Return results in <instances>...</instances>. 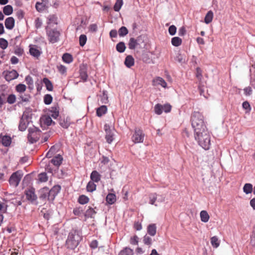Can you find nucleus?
<instances>
[{
	"label": "nucleus",
	"instance_id": "nucleus-57",
	"mask_svg": "<svg viewBox=\"0 0 255 255\" xmlns=\"http://www.w3.org/2000/svg\"><path fill=\"white\" fill-rule=\"evenodd\" d=\"M244 93H245V95L247 96H249L251 95L253 93L252 88L250 86L244 88Z\"/></svg>",
	"mask_w": 255,
	"mask_h": 255
},
{
	"label": "nucleus",
	"instance_id": "nucleus-6",
	"mask_svg": "<svg viewBox=\"0 0 255 255\" xmlns=\"http://www.w3.org/2000/svg\"><path fill=\"white\" fill-rule=\"evenodd\" d=\"M28 139L33 143L36 142L40 137L41 131L35 127L30 128L28 129Z\"/></svg>",
	"mask_w": 255,
	"mask_h": 255
},
{
	"label": "nucleus",
	"instance_id": "nucleus-15",
	"mask_svg": "<svg viewBox=\"0 0 255 255\" xmlns=\"http://www.w3.org/2000/svg\"><path fill=\"white\" fill-rule=\"evenodd\" d=\"M4 24L7 29L11 30L14 26L15 20L12 17H8L5 20Z\"/></svg>",
	"mask_w": 255,
	"mask_h": 255
},
{
	"label": "nucleus",
	"instance_id": "nucleus-55",
	"mask_svg": "<svg viewBox=\"0 0 255 255\" xmlns=\"http://www.w3.org/2000/svg\"><path fill=\"white\" fill-rule=\"evenodd\" d=\"M16 101V97L14 95L11 94L9 95L7 98V102L10 104H12L15 103Z\"/></svg>",
	"mask_w": 255,
	"mask_h": 255
},
{
	"label": "nucleus",
	"instance_id": "nucleus-3",
	"mask_svg": "<svg viewBox=\"0 0 255 255\" xmlns=\"http://www.w3.org/2000/svg\"><path fill=\"white\" fill-rule=\"evenodd\" d=\"M81 240L82 237L78 231L73 230L69 233L66 242V246L67 248L74 250L78 246Z\"/></svg>",
	"mask_w": 255,
	"mask_h": 255
},
{
	"label": "nucleus",
	"instance_id": "nucleus-34",
	"mask_svg": "<svg viewBox=\"0 0 255 255\" xmlns=\"http://www.w3.org/2000/svg\"><path fill=\"white\" fill-rule=\"evenodd\" d=\"M62 60L67 63H70L73 61L72 55L69 53H65L63 55Z\"/></svg>",
	"mask_w": 255,
	"mask_h": 255
},
{
	"label": "nucleus",
	"instance_id": "nucleus-56",
	"mask_svg": "<svg viewBox=\"0 0 255 255\" xmlns=\"http://www.w3.org/2000/svg\"><path fill=\"white\" fill-rule=\"evenodd\" d=\"M48 23L57 24V17L55 15H50L48 17Z\"/></svg>",
	"mask_w": 255,
	"mask_h": 255
},
{
	"label": "nucleus",
	"instance_id": "nucleus-37",
	"mask_svg": "<svg viewBox=\"0 0 255 255\" xmlns=\"http://www.w3.org/2000/svg\"><path fill=\"white\" fill-rule=\"evenodd\" d=\"M126 49V46L125 44V43L123 42H120L119 43L117 44L116 46V49L117 50L120 52L122 53L124 52Z\"/></svg>",
	"mask_w": 255,
	"mask_h": 255
},
{
	"label": "nucleus",
	"instance_id": "nucleus-39",
	"mask_svg": "<svg viewBox=\"0 0 255 255\" xmlns=\"http://www.w3.org/2000/svg\"><path fill=\"white\" fill-rule=\"evenodd\" d=\"M162 105L160 104H156L154 106V112L156 114L160 115L162 113Z\"/></svg>",
	"mask_w": 255,
	"mask_h": 255
},
{
	"label": "nucleus",
	"instance_id": "nucleus-31",
	"mask_svg": "<svg viewBox=\"0 0 255 255\" xmlns=\"http://www.w3.org/2000/svg\"><path fill=\"white\" fill-rule=\"evenodd\" d=\"M3 12L6 15H10L13 12L12 6L10 5H7L3 7Z\"/></svg>",
	"mask_w": 255,
	"mask_h": 255
},
{
	"label": "nucleus",
	"instance_id": "nucleus-58",
	"mask_svg": "<svg viewBox=\"0 0 255 255\" xmlns=\"http://www.w3.org/2000/svg\"><path fill=\"white\" fill-rule=\"evenodd\" d=\"M176 27L174 25H171L168 28V31L170 35H174L176 32Z\"/></svg>",
	"mask_w": 255,
	"mask_h": 255
},
{
	"label": "nucleus",
	"instance_id": "nucleus-32",
	"mask_svg": "<svg viewBox=\"0 0 255 255\" xmlns=\"http://www.w3.org/2000/svg\"><path fill=\"white\" fill-rule=\"evenodd\" d=\"M171 43L174 46H179L182 43V39L179 37H174L171 39Z\"/></svg>",
	"mask_w": 255,
	"mask_h": 255
},
{
	"label": "nucleus",
	"instance_id": "nucleus-30",
	"mask_svg": "<svg viewBox=\"0 0 255 255\" xmlns=\"http://www.w3.org/2000/svg\"><path fill=\"white\" fill-rule=\"evenodd\" d=\"M96 185L94 182L89 181L87 185L86 188L88 192H92L96 189Z\"/></svg>",
	"mask_w": 255,
	"mask_h": 255
},
{
	"label": "nucleus",
	"instance_id": "nucleus-41",
	"mask_svg": "<svg viewBox=\"0 0 255 255\" xmlns=\"http://www.w3.org/2000/svg\"><path fill=\"white\" fill-rule=\"evenodd\" d=\"M57 150V146L55 145L52 146L49 151L47 153L46 156L48 158H50L54 155Z\"/></svg>",
	"mask_w": 255,
	"mask_h": 255
},
{
	"label": "nucleus",
	"instance_id": "nucleus-59",
	"mask_svg": "<svg viewBox=\"0 0 255 255\" xmlns=\"http://www.w3.org/2000/svg\"><path fill=\"white\" fill-rule=\"evenodd\" d=\"M42 192L43 193L41 194L40 196V198H45L47 197H48V189L47 188H44L42 189Z\"/></svg>",
	"mask_w": 255,
	"mask_h": 255
},
{
	"label": "nucleus",
	"instance_id": "nucleus-12",
	"mask_svg": "<svg viewBox=\"0 0 255 255\" xmlns=\"http://www.w3.org/2000/svg\"><path fill=\"white\" fill-rule=\"evenodd\" d=\"M29 53L32 56L38 58L41 54L39 47L36 45L30 46Z\"/></svg>",
	"mask_w": 255,
	"mask_h": 255
},
{
	"label": "nucleus",
	"instance_id": "nucleus-14",
	"mask_svg": "<svg viewBox=\"0 0 255 255\" xmlns=\"http://www.w3.org/2000/svg\"><path fill=\"white\" fill-rule=\"evenodd\" d=\"M18 76V74L16 70H12L10 71H8L5 75V79L8 81H10L12 80L15 79Z\"/></svg>",
	"mask_w": 255,
	"mask_h": 255
},
{
	"label": "nucleus",
	"instance_id": "nucleus-54",
	"mask_svg": "<svg viewBox=\"0 0 255 255\" xmlns=\"http://www.w3.org/2000/svg\"><path fill=\"white\" fill-rule=\"evenodd\" d=\"M26 124L24 122L23 119L22 118L21 120L20 121L19 124V129L21 131H24L26 128Z\"/></svg>",
	"mask_w": 255,
	"mask_h": 255
},
{
	"label": "nucleus",
	"instance_id": "nucleus-51",
	"mask_svg": "<svg viewBox=\"0 0 255 255\" xmlns=\"http://www.w3.org/2000/svg\"><path fill=\"white\" fill-rule=\"evenodd\" d=\"M19 97L21 99L22 101L25 102L29 101V99L30 98V96L29 94H25L24 93L20 94Z\"/></svg>",
	"mask_w": 255,
	"mask_h": 255
},
{
	"label": "nucleus",
	"instance_id": "nucleus-45",
	"mask_svg": "<svg viewBox=\"0 0 255 255\" xmlns=\"http://www.w3.org/2000/svg\"><path fill=\"white\" fill-rule=\"evenodd\" d=\"M53 98L50 94H46L44 97V102L46 105H49L52 102Z\"/></svg>",
	"mask_w": 255,
	"mask_h": 255
},
{
	"label": "nucleus",
	"instance_id": "nucleus-46",
	"mask_svg": "<svg viewBox=\"0 0 255 255\" xmlns=\"http://www.w3.org/2000/svg\"><path fill=\"white\" fill-rule=\"evenodd\" d=\"M143 242L145 245L149 246H150L152 243L151 238L147 235L144 236L143 238Z\"/></svg>",
	"mask_w": 255,
	"mask_h": 255
},
{
	"label": "nucleus",
	"instance_id": "nucleus-22",
	"mask_svg": "<svg viewBox=\"0 0 255 255\" xmlns=\"http://www.w3.org/2000/svg\"><path fill=\"white\" fill-rule=\"evenodd\" d=\"M107 112V107L106 106H102L97 109V116L100 117L105 115Z\"/></svg>",
	"mask_w": 255,
	"mask_h": 255
},
{
	"label": "nucleus",
	"instance_id": "nucleus-61",
	"mask_svg": "<svg viewBox=\"0 0 255 255\" xmlns=\"http://www.w3.org/2000/svg\"><path fill=\"white\" fill-rule=\"evenodd\" d=\"M163 111L165 113H168L170 112L171 109V106L169 104H166L162 106Z\"/></svg>",
	"mask_w": 255,
	"mask_h": 255
},
{
	"label": "nucleus",
	"instance_id": "nucleus-18",
	"mask_svg": "<svg viewBox=\"0 0 255 255\" xmlns=\"http://www.w3.org/2000/svg\"><path fill=\"white\" fill-rule=\"evenodd\" d=\"M96 213L97 212L95 210V209L89 207V208L85 212L84 216L86 218H93Z\"/></svg>",
	"mask_w": 255,
	"mask_h": 255
},
{
	"label": "nucleus",
	"instance_id": "nucleus-64",
	"mask_svg": "<svg viewBox=\"0 0 255 255\" xmlns=\"http://www.w3.org/2000/svg\"><path fill=\"white\" fill-rule=\"evenodd\" d=\"M251 244L255 248V231L253 233L251 237Z\"/></svg>",
	"mask_w": 255,
	"mask_h": 255
},
{
	"label": "nucleus",
	"instance_id": "nucleus-9",
	"mask_svg": "<svg viewBox=\"0 0 255 255\" xmlns=\"http://www.w3.org/2000/svg\"><path fill=\"white\" fill-rule=\"evenodd\" d=\"M25 195L26 199L30 202L31 203H33L37 200V196L35 194V189L33 188L25 190Z\"/></svg>",
	"mask_w": 255,
	"mask_h": 255
},
{
	"label": "nucleus",
	"instance_id": "nucleus-47",
	"mask_svg": "<svg viewBox=\"0 0 255 255\" xmlns=\"http://www.w3.org/2000/svg\"><path fill=\"white\" fill-rule=\"evenodd\" d=\"M128 29L125 27H121L119 30V34L120 36H124L128 33Z\"/></svg>",
	"mask_w": 255,
	"mask_h": 255
},
{
	"label": "nucleus",
	"instance_id": "nucleus-36",
	"mask_svg": "<svg viewBox=\"0 0 255 255\" xmlns=\"http://www.w3.org/2000/svg\"><path fill=\"white\" fill-rule=\"evenodd\" d=\"M243 190L246 194L251 193L253 191V185L250 183H246L244 186Z\"/></svg>",
	"mask_w": 255,
	"mask_h": 255
},
{
	"label": "nucleus",
	"instance_id": "nucleus-60",
	"mask_svg": "<svg viewBox=\"0 0 255 255\" xmlns=\"http://www.w3.org/2000/svg\"><path fill=\"white\" fill-rule=\"evenodd\" d=\"M133 228L136 231H140L142 229L141 223L139 221L135 222L133 225Z\"/></svg>",
	"mask_w": 255,
	"mask_h": 255
},
{
	"label": "nucleus",
	"instance_id": "nucleus-16",
	"mask_svg": "<svg viewBox=\"0 0 255 255\" xmlns=\"http://www.w3.org/2000/svg\"><path fill=\"white\" fill-rule=\"evenodd\" d=\"M63 158L61 155L58 154L54 157L51 160V162L55 166L59 167L62 163Z\"/></svg>",
	"mask_w": 255,
	"mask_h": 255
},
{
	"label": "nucleus",
	"instance_id": "nucleus-7",
	"mask_svg": "<svg viewBox=\"0 0 255 255\" xmlns=\"http://www.w3.org/2000/svg\"><path fill=\"white\" fill-rule=\"evenodd\" d=\"M46 33L50 42L54 43L59 40L60 33L56 29L46 28Z\"/></svg>",
	"mask_w": 255,
	"mask_h": 255
},
{
	"label": "nucleus",
	"instance_id": "nucleus-33",
	"mask_svg": "<svg viewBox=\"0 0 255 255\" xmlns=\"http://www.w3.org/2000/svg\"><path fill=\"white\" fill-rule=\"evenodd\" d=\"M78 202L80 204H85L89 202V198L84 195H80L78 199Z\"/></svg>",
	"mask_w": 255,
	"mask_h": 255
},
{
	"label": "nucleus",
	"instance_id": "nucleus-53",
	"mask_svg": "<svg viewBox=\"0 0 255 255\" xmlns=\"http://www.w3.org/2000/svg\"><path fill=\"white\" fill-rule=\"evenodd\" d=\"M139 238L136 235L131 237L130 239V243L132 245H136L138 243Z\"/></svg>",
	"mask_w": 255,
	"mask_h": 255
},
{
	"label": "nucleus",
	"instance_id": "nucleus-5",
	"mask_svg": "<svg viewBox=\"0 0 255 255\" xmlns=\"http://www.w3.org/2000/svg\"><path fill=\"white\" fill-rule=\"evenodd\" d=\"M144 136L145 134L143 130L139 128H136L134 129L131 139L134 143H142L143 142Z\"/></svg>",
	"mask_w": 255,
	"mask_h": 255
},
{
	"label": "nucleus",
	"instance_id": "nucleus-43",
	"mask_svg": "<svg viewBox=\"0 0 255 255\" xmlns=\"http://www.w3.org/2000/svg\"><path fill=\"white\" fill-rule=\"evenodd\" d=\"M123 4V0H117V1L114 6V10L116 11H119L120 10Z\"/></svg>",
	"mask_w": 255,
	"mask_h": 255
},
{
	"label": "nucleus",
	"instance_id": "nucleus-26",
	"mask_svg": "<svg viewBox=\"0 0 255 255\" xmlns=\"http://www.w3.org/2000/svg\"><path fill=\"white\" fill-rule=\"evenodd\" d=\"M106 201L109 204H113L116 201V196L114 194L109 193L106 197Z\"/></svg>",
	"mask_w": 255,
	"mask_h": 255
},
{
	"label": "nucleus",
	"instance_id": "nucleus-23",
	"mask_svg": "<svg viewBox=\"0 0 255 255\" xmlns=\"http://www.w3.org/2000/svg\"><path fill=\"white\" fill-rule=\"evenodd\" d=\"M200 218L202 222L207 223L208 222L210 216L206 211H201L200 213Z\"/></svg>",
	"mask_w": 255,
	"mask_h": 255
},
{
	"label": "nucleus",
	"instance_id": "nucleus-4",
	"mask_svg": "<svg viewBox=\"0 0 255 255\" xmlns=\"http://www.w3.org/2000/svg\"><path fill=\"white\" fill-rule=\"evenodd\" d=\"M144 45L143 37L141 35L137 37L136 38H130L128 43L129 49L131 50L135 48H141L142 46Z\"/></svg>",
	"mask_w": 255,
	"mask_h": 255
},
{
	"label": "nucleus",
	"instance_id": "nucleus-17",
	"mask_svg": "<svg viewBox=\"0 0 255 255\" xmlns=\"http://www.w3.org/2000/svg\"><path fill=\"white\" fill-rule=\"evenodd\" d=\"M101 175L96 170H94L92 172L90 178L91 181L98 183L101 180Z\"/></svg>",
	"mask_w": 255,
	"mask_h": 255
},
{
	"label": "nucleus",
	"instance_id": "nucleus-29",
	"mask_svg": "<svg viewBox=\"0 0 255 255\" xmlns=\"http://www.w3.org/2000/svg\"><path fill=\"white\" fill-rule=\"evenodd\" d=\"M220 241L217 236H214L211 238V244L214 248H217L220 246Z\"/></svg>",
	"mask_w": 255,
	"mask_h": 255
},
{
	"label": "nucleus",
	"instance_id": "nucleus-24",
	"mask_svg": "<svg viewBox=\"0 0 255 255\" xmlns=\"http://www.w3.org/2000/svg\"><path fill=\"white\" fill-rule=\"evenodd\" d=\"M214 14L212 10H209L205 15L204 18V22L206 24H209L212 21L213 19Z\"/></svg>",
	"mask_w": 255,
	"mask_h": 255
},
{
	"label": "nucleus",
	"instance_id": "nucleus-21",
	"mask_svg": "<svg viewBox=\"0 0 255 255\" xmlns=\"http://www.w3.org/2000/svg\"><path fill=\"white\" fill-rule=\"evenodd\" d=\"M134 60L133 58L131 55H128L126 57L125 64L128 68H130L134 65Z\"/></svg>",
	"mask_w": 255,
	"mask_h": 255
},
{
	"label": "nucleus",
	"instance_id": "nucleus-19",
	"mask_svg": "<svg viewBox=\"0 0 255 255\" xmlns=\"http://www.w3.org/2000/svg\"><path fill=\"white\" fill-rule=\"evenodd\" d=\"M147 232L150 236H155L156 233V225L155 224H149L147 228Z\"/></svg>",
	"mask_w": 255,
	"mask_h": 255
},
{
	"label": "nucleus",
	"instance_id": "nucleus-40",
	"mask_svg": "<svg viewBox=\"0 0 255 255\" xmlns=\"http://www.w3.org/2000/svg\"><path fill=\"white\" fill-rule=\"evenodd\" d=\"M80 77L84 81H87L88 75L86 71L84 69H81L80 70Z\"/></svg>",
	"mask_w": 255,
	"mask_h": 255
},
{
	"label": "nucleus",
	"instance_id": "nucleus-8",
	"mask_svg": "<svg viewBox=\"0 0 255 255\" xmlns=\"http://www.w3.org/2000/svg\"><path fill=\"white\" fill-rule=\"evenodd\" d=\"M23 174L20 171H17L13 173L9 179V184L14 187L17 186Z\"/></svg>",
	"mask_w": 255,
	"mask_h": 255
},
{
	"label": "nucleus",
	"instance_id": "nucleus-20",
	"mask_svg": "<svg viewBox=\"0 0 255 255\" xmlns=\"http://www.w3.org/2000/svg\"><path fill=\"white\" fill-rule=\"evenodd\" d=\"M0 142L3 146H8L11 144V139L10 136L4 135L1 137Z\"/></svg>",
	"mask_w": 255,
	"mask_h": 255
},
{
	"label": "nucleus",
	"instance_id": "nucleus-27",
	"mask_svg": "<svg viewBox=\"0 0 255 255\" xmlns=\"http://www.w3.org/2000/svg\"><path fill=\"white\" fill-rule=\"evenodd\" d=\"M43 82L45 84L46 89L49 91H52L53 89L52 82L47 78H44L43 79Z\"/></svg>",
	"mask_w": 255,
	"mask_h": 255
},
{
	"label": "nucleus",
	"instance_id": "nucleus-44",
	"mask_svg": "<svg viewBox=\"0 0 255 255\" xmlns=\"http://www.w3.org/2000/svg\"><path fill=\"white\" fill-rule=\"evenodd\" d=\"M36 10L39 12H41L45 9V5L42 2H37L35 5Z\"/></svg>",
	"mask_w": 255,
	"mask_h": 255
},
{
	"label": "nucleus",
	"instance_id": "nucleus-1",
	"mask_svg": "<svg viewBox=\"0 0 255 255\" xmlns=\"http://www.w3.org/2000/svg\"><path fill=\"white\" fill-rule=\"evenodd\" d=\"M192 128L195 133L207 129L205 124L203 115L198 112H194L191 117Z\"/></svg>",
	"mask_w": 255,
	"mask_h": 255
},
{
	"label": "nucleus",
	"instance_id": "nucleus-50",
	"mask_svg": "<svg viewBox=\"0 0 255 255\" xmlns=\"http://www.w3.org/2000/svg\"><path fill=\"white\" fill-rule=\"evenodd\" d=\"M87 41V36L84 34H82L79 37V44L81 46L85 45Z\"/></svg>",
	"mask_w": 255,
	"mask_h": 255
},
{
	"label": "nucleus",
	"instance_id": "nucleus-11",
	"mask_svg": "<svg viewBox=\"0 0 255 255\" xmlns=\"http://www.w3.org/2000/svg\"><path fill=\"white\" fill-rule=\"evenodd\" d=\"M61 190V187L59 185H55L48 190V199L49 200H53L55 196Z\"/></svg>",
	"mask_w": 255,
	"mask_h": 255
},
{
	"label": "nucleus",
	"instance_id": "nucleus-25",
	"mask_svg": "<svg viewBox=\"0 0 255 255\" xmlns=\"http://www.w3.org/2000/svg\"><path fill=\"white\" fill-rule=\"evenodd\" d=\"M118 255H133V251L130 248L126 247L120 252Z\"/></svg>",
	"mask_w": 255,
	"mask_h": 255
},
{
	"label": "nucleus",
	"instance_id": "nucleus-63",
	"mask_svg": "<svg viewBox=\"0 0 255 255\" xmlns=\"http://www.w3.org/2000/svg\"><path fill=\"white\" fill-rule=\"evenodd\" d=\"M34 22H35V27L37 29L40 28L42 24L41 20L39 17H37L35 19Z\"/></svg>",
	"mask_w": 255,
	"mask_h": 255
},
{
	"label": "nucleus",
	"instance_id": "nucleus-49",
	"mask_svg": "<svg viewBox=\"0 0 255 255\" xmlns=\"http://www.w3.org/2000/svg\"><path fill=\"white\" fill-rule=\"evenodd\" d=\"M8 46V42L3 38H0V47L2 49H5Z\"/></svg>",
	"mask_w": 255,
	"mask_h": 255
},
{
	"label": "nucleus",
	"instance_id": "nucleus-62",
	"mask_svg": "<svg viewBox=\"0 0 255 255\" xmlns=\"http://www.w3.org/2000/svg\"><path fill=\"white\" fill-rule=\"evenodd\" d=\"M83 213V210L82 208L78 207L74 208L73 210V213L75 215L79 216Z\"/></svg>",
	"mask_w": 255,
	"mask_h": 255
},
{
	"label": "nucleus",
	"instance_id": "nucleus-35",
	"mask_svg": "<svg viewBox=\"0 0 255 255\" xmlns=\"http://www.w3.org/2000/svg\"><path fill=\"white\" fill-rule=\"evenodd\" d=\"M26 86L24 84H19L15 87L16 91L17 92L19 93L20 94L24 93V92L26 91Z\"/></svg>",
	"mask_w": 255,
	"mask_h": 255
},
{
	"label": "nucleus",
	"instance_id": "nucleus-28",
	"mask_svg": "<svg viewBox=\"0 0 255 255\" xmlns=\"http://www.w3.org/2000/svg\"><path fill=\"white\" fill-rule=\"evenodd\" d=\"M59 124L63 128H67L70 125V122L68 118L63 119L60 120Z\"/></svg>",
	"mask_w": 255,
	"mask_h": 255
},
{
	"label": "nucleus",
	"instance_id": "nucleus-48",
	"mask_svg": "<svg viewBox=\"0 0 255 255\" xmlns=\"http://www.w3.org/2000/svg\"><path fill=\"white\" fill-rule=\"evenodd\" d=\"M38 180L41 182H44L47 181L48 177L46 173H41L38 175Z\"/></svg>",
	"mask_w": 255,
	"mask_h": 255
},
{
	"label": "nucleus",
	"instance_id": "nucleus-38",
	"mask_svg": "<svg viewBox=\"0 0 255 255\" xmlns=\"http://www.w3.org/2000/svg\"><path fill=\"white\" fill-rule=\"evenodd\" d=\"M50 112V116L54 119H56L59 116V111L56 107H52Z\"/></svg>",
	"mask_w": 255,
	"mask_h": 255
},
{
	"label": "nucleus",
	"instance_id": "nucleus-52",
	"mask_svg": "<svg viewBox=\"0 0 255 255\" xmlns=\"http://www.w3.org/2000/svg\"><path fill=\"white\" fill-rule=\"evenodd\" d=\"M25 81L26 82V83L29 86V88H30L31 86H33V81L32 78L30 76H27L25 78Z\"/></svg>",
	"mask_w": 255,
	"mask_h": 255
},
{
	"label": "nucleus",
	"instance_id": "nucleus-10",
	"mask_svg": "<svg viewBox=\"0 0 255 255\" xmlns=\"http://www.w3.org/2000/svg\"><path fill=\"white\" fill-rule=\"evenodd\" d=\"M104 130L106 132L105 138L108 143H111L114 140V133L110 127L107 124L104 125Z\"/></svg>",
	"mask_w": 255,
	"mask_h": 255
},
{
	"label": "nucleus",
	"instance_id": "nucleus-13",
	"mask_svg": "<svg viewBox=\"0 0 255 255\" xmlns=\"http://www.w3.org/2000/svg\"><path fill=\"white\" fill-rule=\"evenodd\" d=\"M152 85L153 86L160 85L163 88L167 87V83L165 81L160 77H157L152 80Z\"/></svg>",
	"mask_w": 255,
	"mask_h": 255
},
{
	"label": "nucleus",
	"instance_id": "nucleus-42",
	"mask_svg": "<svg viewBox=\"0 0 255 255\" xmlns=\"http://www.w3.org/2000/svg\"><path fill=\"white\" fill-rule=\"evenodd\" d=\"M149 203L151 205H154L155 206H157V205L155 204V202L157 200V194L156 193H151L149 195Z\"/></svg>",
	"mask_w": 255,
	"mask_h": 255
},
{
	"label": "nucleus",
	"instance_id": "nucleus-2",
	"mask_svg": "<svg viewBox=\"0 0 255 255\" xmlns=\"http://www.w3.org/2000/svg\"><path fill=\"white\" fill-rule=\"evenodd\" d=\"M195 138L204 149L208 150L211 145V136L207 129L195 133Z\"/></svg>",
	"mask_w": 255,
	"mask_h": 255
}]
</instances>
